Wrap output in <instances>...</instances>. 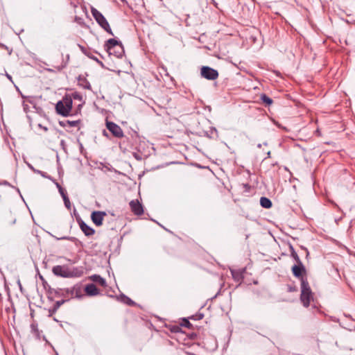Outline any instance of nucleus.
<instances>
[{
    "label": "nucleus",
    "instance_id": "24",
    "mask_svg": "<svg viewBox=\"0 0 355 355\" xmlns=\"http://www.w3.org/2000/svg\"><path fill=\"white\" fill-rule=\"evenodd\" d=\"M53 237H54L56 240H67L72 242H74L76 241V239L73 236H61V237H57L55 236L51 235Z\"/></svg>",
    "mask_w": 355,
    "mask_h": 355
},
{
    "label": "nucleus",
    "instance_id": "27",
    "mask_svg": "<svg viewBox=\"0 0 355 355\" xmlns=\"http://www.w3.org/2000/svg\"><path fill=\"white\" fill-rule=\"evenodd\" d=\"M63 201H64V205L67 207V209L70 210L71 205V202H70V200H69L68 196H64Z\"/></svg>",
    "mask_w": 355,
    "mask_h": 355
},
{
    "label": "nucleus",
    "instance_id": "31",
    "mask_svg": "<svg viewBox=\"0 0 355 355\" xmlns=\"http://www.w3.org/2000/svg\"><path fill=\"white\" fill-rule=\"evenodd\" d=\"M202 317H203L202 314H199V315H196V316H192V318L195 319V320H200V319L202 318Z\"/></svg>",
    "mask_w": 355,
    "mask_h": 355
},
{
    "label": "nucleus",
    "instance_id": "30",
    "mask_svg": "<svg viewBox=\"0 0 355 355\" xmlns=\"http://www.w3.org/2000/svg\"><path fill=\"white\" fill-rule=\"evenodd\" d=\"M183 325L187 328H191L192 324L187 320H184V323Z\"/></svg>",
    "mask_w": 355,
    "mask_h": 355
},
{
    "label": "nucleus",
    "instance_id": "2",
    "mask_svg": "<svg viewBox=\"0 0 355 355\" xmlns=\"http://www.w3.org/2000/svg\"><path fill=\"white\" fill-rule=\"evenodd\" d=\"M108 54L113 55L116 58H121L123 55V46L120 41L115 39H109L104 45Z\"/></svg>",
    "mask_w": 355,
    "mask_h": 355
},
{
    "label": "nucleus",
    "instance_id": "1",
    "mask_svg": "<svg viewBox=\"0 0 355 355\" xmlns=\"http://www.w3.org/2000/svg\"><path fill=\"white\" fill-rule=\"evenodd\" d=\"M53 273L55 276L69 278L80 277L82 272L77 268H69L67 266H55L52 269Z\"/></svg>",
    "mask_w": 355,
    "mask_h": 355
},
{
    "label": "nucleus",
    "instance_id": "15",
    "mask_svg": "<svg viewBox=\"0 0 355 355\" xmlns=\"http://www.w3.org/2000/svg\"><path fill=\"white\" fill-rule=\"evenodd\" d=\"M91 279L96 283V284H100L101 286H103V287H105L107 286V283H106V281L104 278L101 277L100 275H94L91 277Z\"/></svg>",
    "mask_w": 355,
    "mask_h": 355
},
{
    "label": "nucleus",
    "instance_id": "39",
    "mask_svg": "<svg viewBox=\"0 0 355 355\" xmlns=\"http://www.w3.org/2000/svg\"><path fill=\"white\" fill-rule=\"evenodd\" d=\"M56 186L58 189V191L60 190V187H62L58 183H56Z\"/></svg>",
    "mask_w": 355,
    "mask_h": 355
},
{
    "label": "nucleus",
    "instance_id": "6",
    "mask_svg": "<svg viewBox=\"0 0 355 355\" xmlns=\"http://www.w3.org/2000/svg\"><path fill=\"white\" fill-rule=\"evenodd\" d=\"M200 75L207 80H214L218 78V72L210 67L203 66L200 69Z\"/></svg>",
    "mask_w": 355,
    "mask_h": 355
},
{
    "label": "nucleus",
    "instance_id": "43",
    "mask_svg": "<svg viewBox=\"0 0 355 355\" xmlns=\"http://www.w3.org/2000/svg\"><path fill=\"white\" fill-rule=\"evenodd\" d=\"M40 279H41L42 281H44V278H43V277H42V276H40Z\"/></svg>",
    "mask_w": 355,
    "mask_h": 355
},
{
    "label": "nucleus",
    "instance_id": "44",
    "mask_svg": "<svg viewBox=\"0 0 355 355\" xmlns=\"http://www.w3.org/2000/svg\"><path fill=\"white\" fill-rule=\"evenodd\" d=\"M137 158V159H139L140 158H139V156H137L135 157Z\"/></svg>",
    "mask_w": 355,
    "mask_h": 355
},
{
    "label": "nucleus",
    "instance_id": "13",
    "mask_svg": "<svg viewBox=\"0 0 355 355\" xmlns=\"http://www.w3.org/2000/svg\"><path fill=\"white\" fill-rule=\"evenodd\" d=\"M80 227L81 230L83 232L85 236H89L93 235L95 233V231L93 228L87 225L84 221H81L80 223Z\"/></svg>",
    "mask_w": 355,
    "mask_h": 355
},
{
    "label": "nucleus",
    "instance_id": "18",
    "mask_svg": "<svg viewBox=\"0 0 355 355\" xmlns=\"http://www.w3.org/2000/svg\"><path fill=\"white\" fill-rule=\"evenodd\" d=\"M231 273H232L233 279L236 282H240V281L243 280V274H242L241 271L236 270H231Z\"/></svg>",
    "mask_w": 355,
    "mask_h": 355
},
{
    "label": "nucleus",
    "instance_id": "4",
    "mask_svg": "<svg viewBox=\"0 0 355 355\" xmlns=\"http://www.w3.org/2000/svg\"><path fill=\"white\" fill-rule=\"evenodd\" d=\"M92 14L98 24V25L105 30L107 33L114 35V33L110 26V24L103 14L96 8H92L91 10Z\"/></svg>",
    "mask_w": 355,
    "mask_h": 355
},
{
    "label": "nucleus",
    "instance_id": "20",
    "mask_svg": "<svg viewBox=\"0 0 355 355\" xmlns=\"http://www.w3.org/2000/svg\"><path fill=\"white\" fill-rule=\"evenodd\" d=\"M79 85L82 86L84 89H91V85L89 82L85 78H79Z\"/></svg>",
    "mask_w": 355,
    "mask_h": 355
},
{
    "label": "nucleus",
    "instance_id": "9",
    "mask_svg": "<svg viewBox=\"0 0 355 355\" xmlns=\"http://www.w3.org/2000/svg\"><path fill=\"white\" fill-rule=\"evenodd\" d=\"M105 215L106 214L104 211H95L92 213L91 218L96 226H101L103 224V220Z\"/></svg>",
    "mask_w": 355,
    "mask_h": 355
},
{
    "label": "nucleus",
    "instance_id": "28",
    "mask_svg": "<svg viewBox=\"0 0 355 355\" xmlns=\"http://www.w3.org/2000/svg\"><path fill=\"white\" fill-rule=\"evenodd\" d=\"M291 255L295 259V261L297 263H301L302 262L296 252H293V254H291Z\"/></svg>",
    "mask_w": 355,
    "mask_h": 355
},
{
    "label": "nucleus",
    "instance_id": "37",
    "mask_svg": "<svg viewBox=\"0 0 355 355\" xmlns=\"http://www.w3.org/2000/svg\"><path fill=\"white\" fill-rule=\"evenodd\" d=\"M103 135L105 137H108V134L107 133V132L104 130L103 132Z\"/></svg>",
    "mask_w": 355,
    "mask_h": 355
},
{
    "label": "nucleus",
    "instance_id": "34",
    "mask_svg": "<svg viewBox=\"0 0 355 355\" xmlns=\"http://www.w3.org/2000/svg\"><path fill=\"white\" fill-rule=\"evenodd\" d=\"M33 172L40 175L42 174V171L40 170L33 169Z\"/></svg>",
    "mask_w": 355,
    "mask_h": 355
},
{
    "label": "nucleus",
    "instance_id": "12",
    "mask_svg": "<svg viewBox=\"0 0 355 355\" xmlns=\"http://www.w3.org/2000/svg\"><path fill=\"white\" fill-rule=\"evenodd\" d=\"M85 291L87 295L96 296L99 294V291L94 284H89L85 288Z\"/></svg>",
    "mask_w": 355,
    "mask_h": 355
},
{
    "label": "nucleus",
    "instance_id": "29",
    "mask_svg": "<svg viewBox=\"0 0 355 355\" xmlns=\"http://www.w3.org/2000/svg\"><path fill=\"white\" fill-rule=\"evenodd\" d=\"M59 192L62 197V199L64 198V196H67L66 191L62 189V187H60Z\"/></svg>",
    "mask_w": 355,
    "mask_h": 355
},
{
    "label": "nucleus",
    "instance_id": "33",
    "mask_svg": "<svg viewBox=\"0 0 355 355\" xmlns=\"http://www.w3.org/2000/svg\"><path fill=\"white\" fill-rule=\"evenodd\" d=\"M40 175L45 178L51 179L50 176H49L45 172L42 171V174Z\"/></svg>",
    "mask_w": 355,
    "mask_h": 355
},
{
    "label": "nucleus",
    "instance_id": "8",
    "mask_svg": "<svg viewBox=\"0 0 355 355\" xmlns=\"http://www.w3.org/2000/svg\"><path fill=\"white\" fill-rule=\"evenodd\" d=\"M64 291L71 297H75L80 298L83 296V288L82 285L80 284H76L71 288H67L64 289Z\"/></svg>",
    "mask_w": 355,
    "mask_h": 355
},
{
    "label": "nucleus",
    "instance_id": "16",
    "mask_svg": "<svg viewBox=\"0 0 355 355\" xmlns=\"http://www.w3.org/2000/svg\"><path fill=\"white\" fill-rule=\"evenodd\" d=\"M260 205L263 208L269 209L272 207V203L269 198L266 197H261L260 198Z\"/></svg>",
    "mask_w": 355,
    "mask_h": 355
},
{
    "label": "nucleus",
    "instance_id": "3",
    "mask_svg": "<svg viewBox=\"0 0 355 355\" xmlns=\"http://www.w3.org/2000/svg\"><path fill=\"white\" fill-rule=\"evenodd\" d=\"M313 300V293L306 277H301L300 300L304 306L308 307Z\"/></svg>",
    "mask_w": 355,
    "mask_h": 355
},
{
    "label": "nucleus",
    "instance_id": "14",
    "mask_svg": "<svg viewBox=\"0 0 355 355\" xmlns=\"http://www.w3.org/2000/svg\"><path fill=\"white\" fill-rule=\"evenodd\" d=\"M65 302L66 300H64L55 302L53 307L49 309V316H51L53 314L55 313L60 306L62 305Z\"/></svg>",
    "mask_w": 355,
    "mask_h": 355
},
{
    "label": "nucleus",
    "instance_id": "23",
    "mask_svg": "<svg viewBox=\"0 0 355 355\" xmlns=\"http://www.w3.org/2000/svg\"><path fill=\"white\" fill-rule=\"evenodd\" d=\"M119 298L121 302L128 304V305H132L134 304V302L126 295L122 294L119 296Z\"/></svg>",
    "mask_w": 355,
    "mask_h": 355
},
{
    "label": "nucleus",
    "instance_id": "40",
    "mask_svg": "<svg viewBox=\"0 0 355 355\" xmlns=\"http://www.w3.org/2000/svg\"><path fill=\"white\" fill-rule=\"evenodd\" d=\"M56 186L58 189V191L60 190V187H62L58 183H56Z\"/></svg>",
    "mask_w": 355,
    "mask_h": 355
},
{
    "label": "nucleus",
    "instance_id": "25",
    "mask_svg": "<svg viewBox=\"0 0 355 355\" xmlns=\"http://www.w3.org/2000/svg\"><path fill=\"white\" fill-rule=\"evenodd\" d=\"M86 55H87L88 58H91V59H92V60H95V61H96V62H97L100 66H101L102 67H104L103 63L101 60H99L96 57H95V56H94V55H91V54H89V53L86 54Z\"/></svg>",
    "mask_w": 355,
    "mask_h": 355
},
{
    "label": "nucleus",
    "instance_id": "42",
    "mask_svg": "<svg viewBox=\"0 0 355 355\" xmlns=\"http://www.w3.org/2000/svg\"><path fill=\"white\" fill-rule=\"evenodd\" d=\"M7 76H8V78H9V79H11V78H12L10 75H8H8H7Z\"/></svg>",
    "mask_w": 355,
    "mask_h": 355
},
{
    "label": "nucleus",
    "instance_id": "19",
    "mask_svg": "<svg viewBox=\"0 0 355 355\" xmlns=\"http://www.w3.org/2000/svg\"><path fill=\"white\" fill-rule=\"evenodd\" d=\"M31 329L32 334L35 336V338L37 339H40V331H39V329H38L37 324L35 323V322H33L31 324Z\"/></svg>",
    "mask_w": 355,
    "mask_h": 355
},
{
    "label": "nucleus",
    "instance_id": "47",
    "mask_svg": "<svg viewBox=\"0 0 355 355\" xmlns=\"http://www.w3.org/2000/svg\"><path fill=\"white\" fill-rule=\"evenodd\" d=\"M3 46L2 44H0V46Z\"/></svg>",
    "mask_w": 355,
    "mask_h": 355
},
{
    "label": "nucleus",
    "instance_id": "5",
    "mask_svg": "<svg viewBox=\"0 0 355 355\" xmlns=\"http://www.w3.org/2000/svg\"><path fill=\"white\" fill-rule=\"evenodd\" d=\"M72 108V100L71 98H64L63 101H60L55 105L56 112L63 116H67Z\"/></svg>",
    "mask_w": 355,
    "mask_h": 355
},
{
    "label": "nucleus",
    "instance_id": "45",
    "mask_svg": "<svg viewBox=\"0 0 355 355\" xmlns=\"http://www.w3.org/2000/svg\"><path fill=\"white\" fill-rule=\"evenodd\" d=\"M137 158V159H139L140 158H139V156H137L135 157Z\"/></svg>",
    "mask_w": 355,
    "mask_h": 355
},
{
    "label": "nucleus",
    "instance_id": "41",
    "mask_svg": "<svg viewBox=\"0 0 355 355\" xmlns=\"http://www.w3.org/2000/svg\"><path fill=\"white\" fill-rule=\"evenodd\" d=\"M289 291H295V288H289Z\"/></svg>",
    "mask_w": 355,
    "mask_h": 355
},
{
    "label": "nucleus",
    "instance_id": "10",
    "mask_svg": "<svg viewBox=\"0 0 355 355\" xmlns=\"http://www.w3.org/2000/svg\"><path fill=\"white\" fill-rule=\"evenodd\" d=\"M131 211L137 216H141L144 213L142 205L137 200H131L129 203Z\"/></svg>",
    "mask_w": 355,
    "mask_h": 355
},
{
    "label": "nucleus",
    "instance_id": "36",
    "mask_svg": "<svg viewBox=\"0 0 355 355\" xmlns=\"http://www.w3.org/2000/svg\"><path fill=\"white\" fill-rule=\"evenodd\" d=\"M15 223H16V219H15V218H14L13 220H12L10 221V224L11 225H12L15 224Z\"/></svg>",
    "mask_w": 355,
    "mask_h": 355
},
{
    "label": "nucleus",
    "instance_id": "38",
    "mask_svg": "<svg viewBox=\"0 0 355 355\" xmlns=\"http://www.w3.org/2000/svg\"><path fill=\"white\" fill-rule=\"evenodd\" d=\"M28 167H29V168H30L33 171V169H35V168H33V166H31V164H28Z\"/></svg>",
    "mask_w": 355,
    "mask_h": 355
},
{
    "label": "nucleus",
    "instance_id": "22",
    "mask_svg": "<svg viewBox=\"0 0 355 355\" xmlns=\"http://www.w3.org/2000/svg\"><path fill=\"white\" fill-rule=\"evenodd\" d=\"M261 100L263 103L268 106L270 105L273 102L272 99L266 94L261 95Z\"/></svg>",
    "mask_w": 355,
    "mask_h": 355
},
{
    "label": "nucleus",
    "instance_id": "21",
    "mask_svg": "<svg viewBox=\"0 0 355 355\" xmlns=\"http://www.w3.org/2000/svg\"><path fill=\"white\" fill-rule=\"evenodd\" d=\"M62 291L61 289L60 291H57V290L51 289L50 288L49 291H48V293H49L48 298L50 300H53V298L54 296H60V295H61V294L60 293V291ZM62 295H63V293H62Z\"/></svg>",
    "mask_w": 355,
    "mask_h": 355
},
{
    "label": "nucleus",
    "instance_id": "26",
    "mask_svg": "<svg viewBox=\"0 0 355 355\" xmlns=\"http://www.w3.org/2000/svg\"><path fill=\"white\" fill-rule=\"evenodd\" d=\"M0 185H3V186H8V187H12V188H14V189H15L17 190V191L19 193H20V191H19V189L18 188H15L14 186L11 185V184H10V182H8L7 180H2V181H1V182H0Z\"/></svg>",
    "mask_w": 355,
    "mask_h": 355
},
{
    "label": "nucleus",
    "instance_id": "17",
    "mask_svg": "<svg viewBox=\"0 0 355 355\" xmlns=\"http://www.w3.org/2000/svg\"><path fill=\"white\" fill-rule=\"evenodd\" d=\"M78 123H79L78 121H69V120H65V121L59 122V124L62 127H67V126L76 127V126H78Z\"/></svg>",
    "mask_w": 355,
    "mask_h": 355
},
{
    "label": "nucleus",
    "instance_id": "7",
    "mask_svg": "<svg viewBox=\"0 0 355 355\" xmlns=\"http://www.w3.org/2000/svg\"><path fill=\"white\" fill-rule=\"evenodd\" d=\"M106 128L116 138H122L123 132L121 128L116 123L106 120Z\"/></svg>",
    "mask_w": 355,
    "mask_h": 355
},
{
    "label": "nucleus",
    "instance_id": "11",
    "mask_svg": "<svg viewBox=\"0 0 355 355\" xmlns=\"http://www.w3.org/2000/svg\"><path fill=\"white\" fill-rule=\"evenodd\" d=\"M292 272L295 277H297L301 280V277H304L302 276V273L306 272V268L304 266L302 262L297 263V264L292 267Z\"/></svg>",
    "mask_w": 355,
    "mask_h": 355
},
{
    "label": "nucleus",
    "instance_id": "35",
    "mask_svg": "<svg viewBox=\"0 0 355 355\" xmlns=\"http://www.w3.org/2000/svg\"><path fill=\"white\" fill-rule=\"evenodd\" d=\"M290 252H291V254H293V252H295L292 245L290 246Z\"/></svg>",
    "mask_w": 355,
    "mask_h": 355
},
{
    "label": "nucleus",
    "instance_id": "46",
    "mask_svg": "<svg viewBox=\"0 0 355 355\" xmlns=\"http://www.w3.org/2000/svg\"><path fill=\"white\" fill-rule=\"evenodd\" d=\"M55 355H58V352H55Z\"/></svg>",
    "mask_w": 355,
    "mask_h": 355
},
{
    "label": "nucleus",
    "instance_id": "32",
    "mask_svg": "<svg viewBox=\"0 0 355 355\" xmlns=\"http://www.w3.org/2000/svg\"><path fill=\"white\" fill-rule=\"evenodd\" d=\"M79 48L80 49V50L82 51L83 53H84L85 55L86 54H88L89 53H87L85 49L84 46H81V45H78Z\"/></svg>",
    "mask_w": 355,
    "mask_h": 355
}]
</instances>
